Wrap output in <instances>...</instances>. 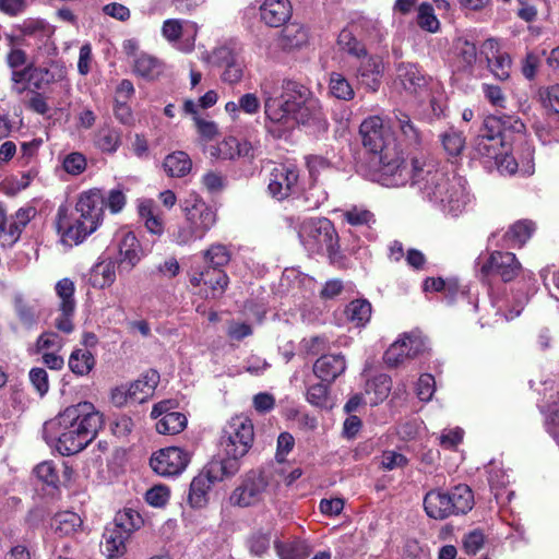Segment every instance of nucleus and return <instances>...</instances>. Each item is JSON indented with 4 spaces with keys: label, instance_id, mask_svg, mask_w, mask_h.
<instances>
[{
    "label": "nucleus",
    "instance_id": "f257e3e1",
    "mask_svg": "<svg viewBox=\"0 0 559 559\" xmlns=\"http://www.w3.org/2000/svg\"><path fill=\"white\" fill-rule=\"evenodd\" d=\"M359 133L364 147L379 158L376 181L381 186L399 188L409 185L445 216L459 217L467 211L473 197L466 179L450 173L423 152L404 158L381 117L366 118Z\"/></svg>",
    "mask_w": 559,
    "mask_h": 559
},
{
    "label": "nucleus",
    "instance_id": "f03ea898",
    "mask_svg": "<svg viewBox=\"0 0 559 559\" xmlns=\"http://www.w3.org/2000/svg\"><path fill=\"white\" fill-rule=\"evenodd\" d=\"M263 99L264 126L274 138H282L297 126L321 133L328 129V120L320 100L301 83L264 79L259 84Z\"/></svg>",
    "mask_w": 559,
    "mask_h": 559
},
{
    "label": "nucleus",
    "instance_id": "7ed1b4c3",
    "mask_svg": "<svg viewBox=\"0 0 559 559\" xmlns=\"http://www.w3.org/2000/svg\"><path fill=\"white\" fill-rule=\"evenodd\" d=\"M103 424V415L95 406L81 402L46 421L43 436L47 444L61 455H72L82 451L97 436Z\"/></svg>",
    "mask_w": 559,
    "mask_h": 559
},
{
    "label": "nucleus",
    "instance_id": "20e7f679",
    "mask_svg": "<svg viewBox=\"0 0 559 559\" xmlns=\"http://www.w3.org/2000/svg\"><path fill=\"white\" fill-rule=\"evenodd\" d=\"M511 152L512 144L498 133L489 131L486 123L483 122L473 142L474 156L483 159L485 164L493 163L501 174L513 175L519 171L523 176L532 175L534 173V148L532 145L525 143L521 151L516 148V157L510 154Z\"/></svg>",
    "mask_w": 559,
    "mask_h": 559
},
{
    "label": "nucleus",
    "instance_id": "39448f33",
    "mask_svg": "<svg viewBox=\"0 0 559 559\" xmlns=\"http://www.w3.org/2000/svg\"><path fill=\"white\" fill-rule=\"evenodd\" d=\"M474 497L466 485L455 486L451 491L430 490L424 499L427 515L435 520H443L453 514H465L472 510Z\"/></svg>",
    "mask_w": 559,
    "mask_h": 559
},
{
    "label": "nucleus",
    "instance_id": "423d86ee",
    "mask_svg": "<svg viewBox=\"0 0 559 559\" xmlns=\"http://www.w3.org/2000/svg\"><path fill=\"white\" fill-rule=\"evenodd\" d=\"M278 486L271 471L251 469L233 490L229 501L233 506L248 508L263 502L274 495Z\"/></svg>",
    "mask_w": 559,
    "mask_h": 559
},
{
    "label": "nucleus",
    "instance_id": "0eeeda50",
    "mask_svg": "<svg viewBox=\"0 0 559 559\" xmlns=\"http://www.w3.org/2000/svg\"><path fill=\"white\" fill-rule=\"evenodd\" d=\"M252 421L242 416L231 418L225 426L219 445L225 457L218 461L222 464L235 463L239 471L238 461L243 457L253 442Z\"/></svg>",
    "mask_w": 559,
    "mask_h": 559
},
{
    "label": "nucleus",
    "instance_id": "6e6552de",
    "mask_svg": "<svg viewBox=\"0 0 559 559\" xmlns=\"http://www.w3.org/2000/svg\"><path fill=\"white\" fill-rule=\"evenodd\" d=\"M142 524L141 515L131 509L119 512L115 522L106 527L103 534V551L109 558H119L127 550L126 543L131 534L140 528Z\"/></svg>",
    "mask_w": 559,
    "mask_h": 559
},
{
    "label": "nucleus",
    "instance_id": "1a4fd4ad",
    "mask_svg": "<svg viewBox=\"0 0 559 559\" xmlns=\"http://www.w3.org/2000/svg\"><path fill=\"white\" fill-rule=\"evenodd\" d=\"M66 75V67L53 60L46 66L28 63L22 71L11 73L12 91L22 95L27 90V83L36 90H43L50 84L63 81Z\"/></svg>",
    "mask_w": 559,
    "mask_h": 559
},
{
    "label": "nucleus",
    "instance_id": "9d476101",
    "mask_svg": "<svg viewBox=\"0 0 559 559\" xmlns=\"http://www.w3.org/2000/svg\"><path fill=\"white\" fill-rule=\"evenodd\" d=\"M298 236L309 251L326 250L330 254H334L338 250L337 233L328 218L305 219L299 227Z\"/></svg>",
    "mask_w": 559,
    "mask_h": 559
},
{
    "label": "nucleus",
    "instance_id": "9b49d317",
    "mask_svg": "<svg viewBox=\"0 0 559 559\" xmlns=\"http://www.w3.org/2000/svg\"><path fill=\"white\" fill-rule=\"evenodd\" d=\"M236 473L237 466L233 462L228 464H222L218 461L209 463L190 484L188 500L191 507L202 508L206 503V495L211 487Z\"/></svg>",
    "mask_w": 559,
    "mask_h": 559
},
{
    "label": "nucleus",
    "instance_id": "f8f14e48",
    "mask_svg": "<svg viewBox=\"0 0 559 559\" xmlns=\"http://www.w3.org/2000/svg\"><path fill=\"white\" fill-rule=\"evenodd\" d=\"M393 85L399 92L419 97L426 94L430 96L428 92L435 93L440 88L439 82L426 76L416 64L411 62H400L396 66Z\"/></svg>",
    "mask_w": 559,
    "mask_h": 559
},
{
    "label": "nucleus",
    "instance_id": "ddd939ff",
    "mask_svg": "<svg viewBox=\"0 0 559 559\" xmlns=\"http://www.w3.org/2000/svg\"><path fill=\"white\" fill-rule=\"evenodd\" d=\"M428 340L419 330L405 332L390 345L383 359L389 367H397L408 358H416L428 349Z\"/></svg>",
    "mask_w": 559,
    "mask_h": 559
},
{
    "label": "nucleus",
    "instance_id": "4468645a",
    "mask_svg": "<svg viewBox=\"0 0 559 559\" xmlns=\"http://www.w3.org/2000/svg\"><path fill=\"white\" fill-rule=\"evenodd\" d=\"M97 228L93 222L81 218L74 212L69 213L66 206L58 209L57 229L63 245L69 247L78 246L96 231Z\"/></svg>",
    "mask_w": 559,
    "mask_h": 559
},
{
    "label": "nucleus",
    "instance_id": "2eb2a0df",
    "mask_svg": "<svg viewBox=\"0 0 559 559\" xmlns=\"http://www.w3.org/2000/svg\"><path fill=\"white\" fill-rule=\"evenodd\" d=\"M476 266L483 276L497 275L503 282L514 280L522 267L514 253L502 251H493L487 257H478Z\"/></svg>",
    "mask_w": 559,
    "mask_h": 559
},
{
    "label": "nucleus",
    "instance_id": "dca6fc26",
    "mask_svg": "<svg viewBox=\"0 0 559 559\" xmlns=\"http://www.w3.org/2000/svg\"><path fill=\"white\" fill-rule=\"evenodd\" d=\"M199 26L195 22L168 19L163 22L162 35L177 50L189 53L194 49Z\"/></svg>",
    "mask_w": 559,
    "mask_h": 559
},
{
    "label": "nucleus",
    "instance_id": "f3484780",
    "mask_svg": "<svg viewBox=\"0 0 559 559\" xmlns=\"http://www.w3.org/2000/svg\"><path fill=\"white\" fill-rule=\"evenodd\" d=\"M191 455L188 451L178 447H168L155 452L150 465L152 469L163 477L180 475L188 466Z\"/></svg>",
    "mask_w": 559,
    "mask_h": 559
},
{
    "label": "nucleus",
    "instance_id": "a211bd4d",
    "mask_svg": "<svg viewBox=\"0 0 559 559\" xmlns=\"http://www.w3.org/2000/svg\"><path fill=\"white\" fill-rule=\"evenodd\" d=\"M55 292L59 299V314L55 319V326L59 331L69 334L74 329L72 319L76 308L75 285L72 280L64 277L56 283Z\"/></svg>",
    "mask_w": 559,
    "mask_h": 559
},
{
    "label": "nucleus",
    "instance_id": "6ab92c4d",
    "mask_svg": "<svg viewBox=\"0 0 559 559\" xmlns=\"http://www.w3.org/2000/svg\"><path fill=\"white\" fill-rule=\"evenodd\" d=\"M355 64L354 75L357 84L367 92L376 93L381 85V78L384 72L383 59L378 55L358 57Z\"/></svg>",
    "mask_w": 559,
    "mask_h": 559
},
{
    "label": "nucleus",
    "instance_id": "aec40b11",
    "mask_svg": "<svg viewBox=\"0 0 559 559\" xmlns=\"http://www.w3.org/2000/svg\"><path fill=\"white\" fill-rule=\"evenodd\" d=\"M182 210L187 223L191 224L203 237L216 223L215 210L197 194H191L183 201Z\"/></svg>",
    "mask_w": 559,
    "mask_h": 559
},
{
    "label": "nucleus",
    "instance_id": "412c9836",
    "mask_svg": "<svg viewBox=\"0 0 559 559\" xmlns=\"http://www.w3.org/2000/svg\"><path fill=\"white\" fill-rule=\"evenodd\" d=\"M299 173L294 165L280 164L270 173L267 190L276 200H284L295 192Z\"/></svg>",
    "mask_w": 559,
    "mask_h": 559
},
{
    "label": "nucleus",
    "instance_id": "4be33fe9",
    "mask_svg": "<svg viewBox=\"0 0 559 559\" xmlns=\"http://www.w3.org/2000/svg\"><path fill=\"white\" fill-rule=\"evenodd\" d=\"M480 55L485 57L487 67L496 79L501 81L509 79L512 61L509 53L501 49L497 39H486L481 45Z\"/></svg>",
    "mask_w": 559,
    "mask_h": 559
},
{
    "label": "nucleus",
    "instance_id": "5701e85b",
    "mask_svg": "<svg viewBox=\"0 0 559 559\" xmlns=\"http://www.w3.org/2000/svg\"><path fill=\"white\" fill-rule=\"evenodd\" d=\"M115 241L118 248V263L121 272H130L142 259L143 250L133 231L120 230Z\"/></svg>",
    "mask_w": 559,
    "mask_h": 559
},
{
    "label": "nucleus",
    "instance_id": "b1692460",
    "mask_svg": "<svg viewBox=\"0 0 559 559\" xmlns=\"http://www.w3.org/2000/svg\"><path fill=\"white\" fill-rule=\"evenodd\" d=\"M105 197L99 189L83 191L76 201L74 213L99 227L104 215Z\"/></svg>",
    "mask_w": 559,
    "mask_h": 559
},
{
    "label": "nucleus",
    "instance_id": "393cba45",
    "mask_svg": "<svg viewBox=\"0 0 559 559\" xmlns=\"http://www.w3.org/2000/svg\"><path fill=\"white\" fill-rule=\"evenodd\" d=\"M484 122L486 123L487 129L489 131L498 133L501 138H504L507 142L511 143L509 138L511 134H516L518 138L514 141L519 142V150L523 147L526 143L523 139V133L525 131V124L519 119L516 116L502 115V116H488L485 118Z\"/></svg>",
    "mask_w": 559,
    "mask_h": 559
},
{
    "label": "nucleus",
    "instance_id": "a878e982",
    "mask_svg": "<svg viewBox=\"0 0 559 559\" xmlns=\"http://www.w3.org/2000/svg\"><path fill=\"white\" fill-rule=\"evenodd\" d=\"M14 312L20 323L31 330L35 328L41 317V301L23 294H16L13 298Z\"/></svg>",
    "mask_w": 559,
    "mask_h": 559
},
{
    "label": "nucleus",
    "instance_id": "bb28decb",
    "mask_svg": "<svg viewBox=\"0 0 559 559\" xmlns=\"http://www.w3.org/2000/svg\"><path fill=\"white\" fill-rule=\"evenodd\" d=\"M259 9L261 21L271 27L282 26L292 14L288 0H263Z\"/></svg>",
    "mask_w": 559,
    "mask_h": 559
},
{
    "label": "nucleus",
    "instance_id": "cd10ccee",
    "mask_svg": "<svg viewBox=\"0 0 559 559\" xmlns=\"http://www.w3.org/2000/svg\"><path fill=\"white\" fill-rule=\"evenodd\" d=\"M216 61L224 68L222 79L228 84L240 82L243 75V63L228 47H219L214 51Z\"/></svg>",
    "mask_w": 559,
    "mask_h": 559
},
{
    "label": "nucleus",
    "instance_id": "c85d7f7f",
    "mask_svg": "<svg viewBox=\"0 0 559 559\" xmlns=\"http://www.w3.org/2000/svg\"><path fill=\"white\" fill-rule=\"evenodd\" d=\"M190 282L193 286L203 284L209 288L206 297L217 298L225 292L228 285V276L222 269H206L200 274L193 275Z\"/></svg>",
    "mask_w": 559,
    "mask_h": 559
},
{
    "label": "nucleus",
    "instance_id": "c756f323",
    "mask_svg": "<svg viewBox=\"0 0 559 559\" xmlns=\"http://www.w3.org/2000/svg\"><path fill=\"white\" fill-rule=\"evenodd\" d=\"M138 214L150 234L156 236L164 234V218L152 199H141L138 201Z\"/></svg>",
    "mask_w": 559,
    "mask_h": 559
},
{
    "label": "nucleus",
    "instance_id": "7c9ffc66",
    "mask_svg": "<svg viewBox=\"0 0 559 559\" xmlns=\"http://www.w3.org/2000/svg\"><path fill=\"white\" fill-rule=\"evenodd\" d=\"M346 369L345 357L341 354L322 355L313 366L314 374L324 382H333Z\"/></svg>",
    "mask_w": 559,
    "mask_h": 559
},
{
    "label": "nucleus",
    "instance_id": "2f4dec72",
    "mask_svg": "<svg viewBox=\"0 0 559 559\" xmlns=\"http://www.w3.org/2000/svg\"><path fill=\"white\" fill-rule=\"evenodd\" d=\"M159 381V374L155 370H150L141 378L130 383L131 401L143 403L153 395Z\"/></svg>",
    "mask_w": 559,
    "mask_h": 559
},
{
    "label": "nucleus",
    "instance_id": "473e14b6",
    "mask_svg": "<svg viewBox=\"0 0 559 559\" xmlns=\"http://www.w3.org/2000/svg\"><path fill=\"white\" fill-rule=\"evenodd\" d=\"M116 264L112 259H104L96 263L90 275V283L95 288L109 287L116 281Z\"/></svg>",
    "mask_w": 559,
    "mask_h": 559
},
{
    "label": "nucleus",
    "instance_id": "72a5a7b5",
    "mask_svg": "<svg viewBox=\"0 0 559 559\" xmlns=\"http://www.w3.org/2000/svg\"><path fill=\"white\" fill-rule=\"evenodd\" d=\"M391 379L386 374H379L368 381L365 390V404L378 405L383 402L391 391Z\"/></svg>",
    "mask_w": 559,
    "mask_h": 559
},
{
    "label": "nucleus",
    "instance_id": "f704fd0d",
    "mask_svg": "<svg viewBox=\"0 0 559 559\" xmlns=\"http://www.w3.org/2000/svg\"><path fill=\"white\" fill-rule=\"evenodd\" d=\"M535 224L532 221L523 219L510 226L504 235V240L510 247L521 248L532 237Z\"/></svg>",
    "mask_w": 559,
    "mask_h": 559
},
{
    "label": "nucleus",
    "instance_id": "c9c22d12",
    "mask_svg": "<svg viewBox=\"0 0 559 559\" xmlns=\"http://www.w3.org/2000/svg\"><path fill=\"white\" fill-rule=\"evenodd\" d=\"M21 32L25 37L34 38L46 45L53 34V27L44 20L28 19L22 23Z\"/></svg>",
    "mask_w": 559,
    "mask_h": 559
},
{
    "label": "nucleus",
    "instance_id": "e433bc0d",
    "mask_svg": "<svg viewBox=\"0 0 559 559\" xmlns=\"http://www.w3.org/2000/svg\"><path fill=\"white\" fill-rule=\"evenodd\" d=\"M134 72L147 80H154L163 71L162 62L148 53H139L133 60Z\"/></svg>",
    "mask_w": 559,
    "mask_h": 559
},
{
    "label": "nucleus",
    "instance_id": "4c0bfd02",
    "mask_svg": "<svg viewBox=\"0 0 559 559\" xmlns=\"http://www.w3.org/2000/svg\"><path fill=\"white\" fill-rule=\"evenodd\" d=\"M192 163L187 153L178 151L166 156L164 169L170 177H183L191 170Z\"/></svg>",
    "mask_w": 559,
    "mask_h": 559
},
{
    "label": "nucleus",
    "instance_id": "58836bf2",
    "mask_svg": "<svg viewBox=\"0 0 559 559\" xmlns=\"http://www.w3.org/2000/svg\"><path fill=\"white\" fill-rule=\"evenodd\" d=\"M68 365L73 373L85 376L94 368L95 358L88 349L78 348L71 353Z\"/></svg>",
    "mask_w": 559,
    "mask_h": 559
},
{
    "label": "nucleus",
    "instance_id": "ea45409f",
    "mask_svg": "<svg viewBox=\"0 0 559 559\" xmlns=\"http://www.w3.org/2000/svg\"><path fill=\"white\" fill-rule=\"evenodd\" d=\"M307 38V31L301 25L292 23L282 29L280 45L284 49H294L306 44Z\"/></svg>",
    "mask_w": 559,
    "mask_h": 559
},
{
    "label": "nucleus",
    "instance_id": "a19ab883",
    "mask_svg": "<svg viewBox=\"0 0 559 559\" xmlns=\"http://www.w3.org/2000/svg\"><path fill=\"white\" fill-rule=\"evenodd\" d=\"M82 525V520L79 514L64 511L55 515L51 526L56 533L61 536H67L75 533Z\"/></svg>",
    "mask_w": 559,
    "mask_h": 559
},
{
    "label": "nucleus",
    "instance_id": "79ce46f5",
    "mask_svg": "<svg viewBox=\"0 0 559 559\" xmlns=\"http://www.w3.org/2000/svg\"><path fill=\"white\" fill-rule=\"evenodd\" d=\"M187 426V417L185 414L167 413L156 421V430L160 435H177Z\"/></svg>",
    "mask_w": 559,
    "mask_h": 559
},
{
    "label": "nucleus",
    "instance_id": "37998d69",
    "mask_svg": "<svg viewBox=\"0 0 559 559\" xmlns=\"http://www.w3.org/2000/svg\"><path fill=\"white\" fill-rule=\"evenodd\" d=\"M347 319L356 326H364L371 317V304L366 299L350 301L345 310Z\"/></svg>",
    "mask_w": 559,
    "mask_h": 559
},
{
    "label": "nucleus",
    "instance_id": "c03bdc74",
    "mask_svg": "<svg viewBox=\"0 0 559 559\" xmlns=\"http://www.w3.org/2000/svg\"><path fill=\"white\" fill-rule=\"evenodd\" d=\"M329 91L333 97L341 100H350L355 96L350 82L340 72H332L330 74Z\"/></svg>",
    "mask_w": 559,
    "mask_h": 559
},
{
    "label": "nucleus",
    "instance_id": "a18cd8bd",
    "mask_svg": "<svg viewBox=\"0 0 559 559\" xmlns=\"http://www.w3.org/2000/svg\"><path fill=\"white\" fill-rule=\"evenodd\" d=\"M395 127L400 130L404 141L409 145H417L420 142V132L405 112L399 111L394 115Z\"/></svg>",
    "mask_w": 559,
    "mask_h": 559
},
{
    "label": "nucleus",
    "instance_id": "49530a36",
    "mask_svg": "<svg viewBox=\"0 0 559 559\" xmlns=\"http://www.w3.org/2000/svg\"><path fill=\"white\" fill-rule=\"evenodd\" d=\"M316 281L307 274L301 273L296 269H286L282 276V286H292L293 288H304L305 290L313 292L316 288Z\"/></svg>",
    "mask_w": 559,
    "mask_h": 559
},
{
    "label": "nucleus",
    "instance_id": "de8ad7c7",
    "mask_svg": "<svg viewBox=\"0 0 559 559\" xmlns=\"http://www.w3.org/2000/svg\"><path fill=\"white\" fill-rule=\"evenodd\" d=\"M337 45L341 50L355 58L366 56L367 49L365 45L360 43L347 28L342 29L338 34Z\"/></svg>",
    "mask_w": 559,
    "mask_h": 559
},
{
    "label": "nucleus",
    "instance_id": "09e8293b",
    "mask_svg": "<svg viewBox=\"0 0 559 559\" xmlns=\"http://www.w3.org/2000/svg\"><path fill=\"white\" fill-rule=\"evenodd\" d=\"M120 132L111 127L102 128L96 135L95 143L106 153H115L120 146Z\"/></svg>",
    "mask_w": 559,
    "mask_h": 559
},
{
    "label": "nucleus",
    "instance_id": "8fccbe9b",
    "mask_svg": "<svg viewBox=\"0 0 559 559\" xmlns=\"http://www.w3.org/2000/svg\"><path fill=\"white\" fill-rule=\"evenodd\" d=\"M203 257L210 269H221L229 262L230 252L225 245L215 243L203 252Z\"/></svg>",
    "mask_w": 559,
    "mask_h": 559
},
{
    "label": "nucleus",
    "instance_id": "3c124183",
    "mask_svg": "<svg viewBox=\"0 0 559 559\" xmlns=\"http://www.w3.org/2000/svg\"><path fill=\"white\" fill-rule=\"evenodd\" d=\"M441 142L445 152L452 156L460 155L465 147V136L463 132L455 129H449L442 133Z\"/></svg>",
    "mask_w": 559,
    "mask_h": 559
},
{
    "label": "nucleus",
    "instance_id": "603ef678",
    "mask_svg": "<svg viewBox=\"0 0 559 559\" xmlns=\"http://www.w3.org/2000/svg\"><path fill=\"white\" fill-rule=\"evenodd\" d=\"M33 209H20L16 213L13 219L9 223L8 227V242L13 243L15 242L22 229L26 226V224L31 221V218L34 215Z\"/></svg>",
    "mask_w": 559,
    "mask_h": 559
},
{
    "label": "nucleus",
    "instance_id": "864d4df0",
    "mask_svg": "<svg viewBox=\"0 0 559 559\" xmlns=\"http://www.w3.org/2000/svg\"><path fill=\"white\" fill-rule=\"evenodd\" d=\"M455 51L463 69H469L476 62L477 48L473 43L460 38L455 43Z\"/></svg>",
    "mask_w": 559,
    "mask_h": 559
},
{
    "label": "nucleus",
    "instance_id": "5fc2aeb1",
    "mask_svg": "<svg viewBox=\"0 0 559 559\" xmlns=\"http://www.w3.org/2000/svg\"><path fill=\"white\" fill-rule=\"evenodd\" d=\"M340 216L352 226H365L373 222V214L358 206L340 211Z\"/></svg>",
    "mask_w": 559,
    "mask_h": 559
},
{
    "label": "nucleus",
    "instance_id": "6e6d98bb",
    "mask_svg": "<svg viewBox=\"0 0 559 559\" xmlns=\"http://www.w3.org/2000/svg\"><path fill=\"white\" fill-rule=\"evenodd\" d=\"M418 25L430 33H436L439 29L440 23L435 15L433 8L429 3H421L417 13Z\"/></svg>",
    "mask_w": 559,
    "mask_h": 559
},
{
    "label": "nucleus",
    "instance_id": "4d7b16f0",
    "mask_svg": "<svg viewBox=\"0 0 559 559\" xmlns=\"http://www.w3.org/2000/svg\"><path fill=\"white\" fill-rule=\"evenodd\" d=\"M307 401L317 407H332V403L328 394V385L323 383L313 384L308 389Z\"/></svg>",
    "mask_w": 559,
    "mask_h": 559
},
{
    "label": "nucleus",
    "instance_id": "13d9d810",
    "mask_svg": "<svg viewBox=\"0 0 559 559\" xmlns=\"http://www.w3.org/2000/svg\"><path fill=\"white\" fill-rule=\"evenodd\" d=\"M239 141L236 138L229 136L219 142L211 151V155L222 159H234L237 157Z\"/></svg>",
    "mask_w": 559,
    "mask_h": 559
},
{
    "label": "nucleus",
    "instance_id": "bf43d9fd",
    "mask_svg": "<svg viewBox=\"0 0 559 559\" xmlns=\"http://www.w3.org/2000/svg\"><path fill=\"white\" fill-rule=\"evenodd\" d=\"M34 473L39 480L48 486L56 487L59 481L56 466L51 461H45L38 464L35 467Z\"/></svg>",
    "mask_w": 559,
    "mask_h": 559
},
{
    "label": "nucleus",
    "instance_id": "052dcab7",
    "mask_svg": "<svg viewBox=\"0 0 559 559\" xmlns=\"http://www.w3.org/2000/svg\"><path fill=\"white\" fill-rule=\"evenodd\" d=\"M202 238L203 236L199 235V231L189 223L185 226H179L178 229L171 234V240L179 246H186Z\"/></svg>",
    "mask_w": 559,
    "mask_h": 559
},
{
    "label": "nucleus",
    "instance_id": "680f3d73",
    "mask_svg": "<svg viewBox=\"0 0 559 559\" xmlns=\"http://www.w3.org/2000/svg\"><path fill=\"white\" fill-rule=\"evenodd\" d=\"M63 346V340L55 332L41 333L36 342L37 352L52 350L58 352Z\"/></svg>",
    "mask_w": 559,
    "mask_h": 559
},
{
    "label": "nucleus",
    "instance_id": "e2e57ef3",
    "mask_svg": "<svg viewBox=\"0 0 559 559\" xmlns=\"http://www.w3.org/2000/svg\"><path fill=\"white\" fill-rule=\"evenodd\" d=\"M539 98L545 109L559 114V84L542 90Z\"/></svg>",
    "mask_w": 559,
    "mask_h": 559
},
{
    "label": "nucleus",
    "instance_id": "0e129e2a",
    "mask_svg": "<svg viewBox=\"0 0 559 559\" xmlns=\"http://www.w3.org/2000/svg\"><path fill=\"white\" fill-rule=\"evenodd\" d=\"M436 391V381L430 373H423L416 385V394L423 402H428Z\"/></svg>",
    "mask_w": 559,
    "mask_h": 559
},
{
    "label": "nucleus",
    "instance_id": "69168bd1",
    "mask_svg": "<svg viewBox=\"0 0 559 559\" xmlns=\"http://www.w3.org/2000/svg\"><path fill=\"white\" fill-rule=\"evenodd\" d=\"M169 489L164 485H157L148 489L145 493V500L150 506L160 508L169 500Z\"/></svg>",
    "mask_w": 559,
    "mask_h": 559
},
{
    "label": "nucleus",
    "instance_id": "338daca9",
    "mask_svg": "<svg viewBox=\"0 0 559 559\" xmlns=\"http://www.w3.org/2000/svg\"><path fill=\"white\" fill-rule=\"evenodd\" d=\"M407 462L406 456L402 453L384 451L381 455L380 465L385 471H393L395 468L404 467Z\"/></svg>",
    "mask_w": 559,
    "mask_h": 559
},
{
    "label": "nucleus",
    "instance_id": "774afa93",
    "mask_svg": "<svg viewBox=\"0 0 559 559\" xmlns=\"http://www.w3.org/2000/svg\"><path fill=\"white\" fill-rule=\"evenodd\" d=\"M277 554L281 559H304L307 551L302 543H292L277 546Z\"/></svg>",
    "mask_w": 559,
    "mask_h": 559
}]
</instances>
